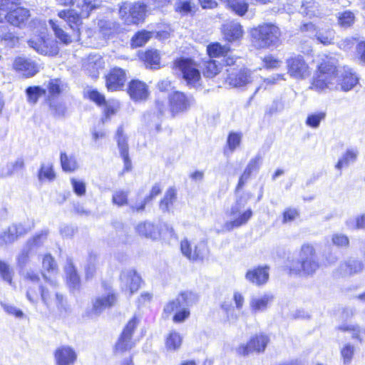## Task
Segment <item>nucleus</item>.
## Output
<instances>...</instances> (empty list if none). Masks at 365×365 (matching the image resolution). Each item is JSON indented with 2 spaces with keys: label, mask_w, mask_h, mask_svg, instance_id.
Listing matches in <instances>:
<instances>
[{
  "label": "nucleus",
  "mask_w": 365,
  "mask_h": 365,
  "mask_svg": "<svg viewBox=\"0 0 365 365\" xmlns=\"http://www.w3.org/2000/svg\"><path fill=\"white\" fill-rule=\"evenodd\" d=\"M67 88L66 85L60 79L55 78L49 81L48 85V90L49 93V98L59 95L64 91Z\"/></svg>",
  "instance_id": "obj_42"
},
{
  "label": "nucleus",
  "mask_w": 365,
  "mask_h": 365,
  "mask_svg": "<svg viewBox=\"0 0 365 365\" xmlns=\"http://www.w3.org/2000/svg\"><path fill=\"white\" fill-rule=\"evenodd\" d=\"M44 284L41 285L38 289L42 302L49 309L54 307L61 310L65 309V300L62 294L58 291V284L56 280L51 279L42 272Z\"/></svg>",
  "instance_id": "obj_3"
},
{
  "label": "nucleus",
  "mask_w": 365,
  "mask_h": 365,
  "mask_svg": "<svg viewBox=\"0 0 365 365\" xmlns=\"http://www.w3.org/2000/svg\"><path fill=\"white\" fill-rule=\"evenodd\" d=\"M115 138L120 154L124 161V170L125 171H129L131 170L132 163L128 155V138L125 135L122 126L118 127Z\"/></svg>",
  "instance_id": "obj_23"
},
{
  "label": "nucleus",
  "mask_w": 365,
  "mask_h": 365,
  "mask_svg": "<svg viewBox=\"0 0 365 365\" xmlns=\"http://www.w3.org/2000/svg\"><path fill=\"white\" fill-rule=\"evenodd\" d=\"M358 155V152L354 150H347L346 152L339 160L336 168L341 169L342 168L347 167L349 164L356 161Z\"/></svg>",
  "instance_id": "obj_43"
},
{
  "label": "nucleus",
  "mask_w": 365,
  "mask_h": 365,
  "mask_svg": "<svg viewBox=\"0 0 365 365\" xmlns=\"http://www.w3.org/2000/svg\"><path fill=\"white\" fill-rule=\"evenodd\" d=\"M327 113L324 111H319L309 114L306 120V124L312 128H317L321 121L324 120L326 118Z\"/></svg>",
  "instance_id": "obj_49"
},
{
  "label": "nucleus",
  "mask_w": 365,
  "mask_h": 365,
  "mask_svg": "<svg viewBox=\"0 0 365 365\" xmlns=\"http://www.w3.org/2000/svg\"><path fill=\"white\" fill-rule=\"evenodd\" d=\"M141 282L140 277L135 270L128 269L120 274V286L123 291L128 292L130 295L137 292Z\"/></svg>",
  "instance_id": "obj_22"
},
{
  "label": "nucleus",
  "mask_w": 365,
  "mask_h": 365,
  "mask_svg": "<svg viewBox=\"0 0 365 365\" xmlns=\"http://www.w3.org/2000/svg\"><path fill=\"white\" fill-rule=\"evenodd\" d=\"M226 82L235 88H241L252 83L254 78L250 70L247 68H232L227 70Z\"/></svg>",
  "instance_id": "obj_10"
},
{
  "label": "nucleus",
  "mask_w": 365,
  "mask_h": 365,
  "mask_svg": "<svg viewBox=\"0 0 365 365\" xmlns=\"http://www.w3.org/2000/svg\"><path fill=\"white\" fill-rule=\"evenodd\" d=\"M302 30L309 33L311 38H315L319 43L327 46L334 43L335 31L330 28H317L312 23L305 24Z\"/></svg>",
  "instance_id": "obj_11"
},
{
  "label": "nucleus",
  "mask_w": 365,
  "mask_h": 365,
  "mask_svg": "<svg viewBox=\"0 0 365 365\" xmlns=\"http://www.w3.org/2000/svg\"><path fill=\"white\" fill-rule=\"evenodd\" d=\"M338 329L350 333L351 338L358 340L360 343L364 341L363 336L365 335V329L359 325L344 324L339 326Z\"/></svg>",
  "instance_id": "obj_35"
},
{
  "label": "nucleus",
  "mask_w": 365,
  "mask_h": 365,
  "mask_svg": "<svg viewBox=\"0 0 365 365\" xmlns=\"http://www.w3.org/2000/svg\"><path fill=\"white\" fill-rule=\"evenodd\" d=\"M146 6L141 2L124 3L119 9V14L127 24H138L143 20Z\"/></svg>",
  "instance_id": "obj_7"
},
{
  "label": "nucleus",
  "mask_w": 365,
  "mask_h": 365,
  "mask_svg": "<svg viewBox=\"0 0 365 365\" xmlns=\"http://www.w3.org/2000/svg\"><path fill=\"white\" fill-rule=\"evenodd\" d=\"M357 83V76L350 69H339L334 58H328L319 66V73L313 80L312 88L318 92L326 90H341L347 92Z\"/></svg>",
  "instance_id": "obj_1"
},
{
  "label": "nucleus",
  "mask_w": 365,
  "mask_h": 365,
  "mask_svg": "<svg viewBox=\"0 0 365 365\" xmlns=\"http://www.w3.org/2000/svg\"><path fill=\"white\" fill-rule=\"evenodd\" d=\"M261 162L262 157L260 155L255 156L254 158L250 160L245 170L247 173L252 174V172L257 171L259 169Z\"/></svg>",
  "instance_id": "obj_63"
},
{
  "label": "nucleus",
  "mask_w": 365,
  "mask_h": 365,
  "mask_svg": "<svg viewBox=\"0 0 365 365\" xmlns=\"http://www.w3.org/2000/svg\"><path fill=\"white\" fill-rule=\"evenodd\" d=\"M363 269L361 261L351 258L340 264L338 272L341 276H350L362 272Z\"/></svg>",
  "instance_id": "obj_31"
},
{
  "label": "nucleus",
  "mask_w": 365,
  "mask_h": 365,
  "mask_svg": "<svg viewBox=\"0 0 365 365\" xmlns=\"http://www.w3.org/2000/svg\"><path fill=\"white\" fill-rule=\"evenodd\" d=\"M135 230L140 235L148 238L157 239L160 236L158 228L150 222L139 223Z\"/></svg>",
  "instance_id": "obj_33"
},
{
  "label": "nucleus",
  "mask_w": 365,
  "mask_h": 365,
  "mask_svg": "<svg viewBox=\"0 0 365 365\" xmlns=\"http://www.w3.org/2000/svg\"><path fill=\"white\" fill-rule=\"evenodd\" d=\"M227 3L230 8L239 16L245 15L249 6L247 0H229Z\"/></svg>",
  "instance_id": "obj_46"
},
{
  "label": "nucleus",
  "mask_w": 365,
  "mask_h": 365,
  "mask_svg": "<svg viewBox=\"0 0 365 365\" xmlns=\"http://www.w3.org/2000/svg\"><path fill=\"white\" fill-rule=\"evenodd\" d=\"M126 81L125 72L120 68H113L106 76V86L110 91L120 90Z\"/></svg>",
  "instance_id": "obj_27"
},
{
  "label": "nucleus",
  "mask_w": 365,
  "mask_h": 365,
  "mask_svg": "<svg viewBox=\"0 0 365 365\" xmlns=\"http://www.w3.org/2000/svg\"><path fill=\"white\" fill-rule=\"evenodd\" d=\"M93 102L101 107L103 110L104 117L101 119L103 123L110 115H113L119 108L118 101L106 100L103 94L95 90H93Z\"/></svg>",
  "instance_id": "obj_18"
},
{
  "label": "nucleus",
  "mask_w": 365,
  "mask_h": 365,
  "mask_svg": "<svg viewBox=\"0 0 365 365\" xmlns=\"http://www.w3.org/2000/svg\"><path fill=\"white\" fill-rule=\"evenodd\" d=\"M39 36H34L28 41L29 46L36 52L42 55L54 56L58 52L56 43L52 39L46 38V28L43 25Z\"/></svg>",
  "instance_id": "obj_6"
},
{
  "label": "nucleus",
  "mask_w": 365,
  "mask_h": 365,
  "mask_svg": "<svg viewBox=\"0 0 365 365\" xmlns=\"http://www.w3.org/2000/svg\"><path fill=\"white\" fill-rule=\"evenodd\" d=\"M61 163L62 169L65 172H73L78 168L76 160L73 156H68L65 153L61 155Z\"/></svg>",
  "instance_id": "obj_48"
},
{
  "label": "nucleus",
  "mask_w": 365,
  "mask_h": 365,
  "mask_svg": "<svg viewBox=\"0 0 365 365\" xmlns=\"http://www.w3.org/2000/svg\"><path fill=\"white\" fill-rule=\"evenodd\" d=\"M29 17V10L23 7L11 9L6 15L4 16V19H6L8 23L19 28L25 26Z\"/></svg>",
  "instance_id": "obj_25"
},
{
  "label": "nucleus",
  "mask_w": 365,
  "mask_h": 365,
  "mask_svg": "<svg viewBox=\"0 0 365 365\" xmlns=\"http://www.w3.org/2000/svg\"><path fill=\"white\" fill-rule=\"evenodd\" d=\"M45 93L46 91L39 86H31L26 89L28 101L31 103H36L38 98Z\"/></svg>",
  "instance_id": "obj_53"
},
{
  "label": "nucleus",
  "mask_w": 365,
  "mask_h": 365,
  "mask_svg": "<svg viewBox=\"0 0 365 365\" xmlns=\"http://www.w3.org/2000/svg\"><path fill=\"white\" fill-rule=\"evenodd\" d=\"M49 24L51 26L55 36L57 38L59 39L62 43L65 44H68L71 42V36L63 31V29L61 27V26L57 24L56 21L53 20L49 21Z\"/></svg>",
  "instance_id": "obj_45"
},
{
  "label": "nucleus",
  "mask_w": 365,
  "mask_h": 365,
  "mask_svg": "<svg viewBox=\"0 0 365 365\" xmlns=\"http://www.w3.org/2000/svg\"><path fill=\"white\" fill-rule=\"evenodd\" d=\"M182 255L192 261L202 260L207 254V247L204 241L192 245L187 240H183L180 243Z\"/></svg>",
  "instance_id": "obj_13"
},
{
  "label": "nucleus",
  "mask_w": 365,
  "mask_h": 365,
  "mask_svg": "<svg viewBox=\"0 0 365 365\" xmlns=\"http://www.w3.org/2000/svg\"><path fill=\"white\" fill-rule=\"evenodd\" d=\"M245 203H242L241 200H237L235 205L231 207L230 216L231 220L227 221L224 225V228L230 231L235 227H239L245 225L252 216V211L248 209L243 212L241 211Z\"/></svg>",
  "instance_id": "obj_8"
},
{
  "label": "nucleus",
  "mask_w": 365,
  "mask_h": 365,
  "mask_svg": "<svg viewBox=\"0 0 365 365\" xmlns=\"http://www.w3.org/2000/svg\"><path fill=\"white\" fill-rule=\"evenodd\" d=\"M207 52L210 58L224 57L230 52V47L222 46L220 43H213L207 46Z\"/></svg>",
  "instance_id": "obj_36"
},
{
  "label": "nucleus",
  "mask_w": 365,
  "mask_h": 365,
  "mask_svg": "<svg viewBox=\"0 0 365 365\" xmlns=\"http://www.w3.org/2000/svg\"><path fill=\"white\" fill-rule=\"evenodd\" d=\"M221 309L226 314L228 321H235L237 319V316L235 314V308L230 303L223 302L221 304Z\"/></svg>",
  "instance_id": "obj_62"
},
{
  "label": "nucleus",
  "mask_w": 365,
  "mask_h": 365,
  "mask_svg": "<svg viewBox=\"0 0 365 365\" xmlns=\"http://www.w3.org/2000/svg\"><path fill=\"white\" fill-rule=\"evenodd\" d=\"M30 230L31 227H26L22 224L12 225L6 229L0 230V246L14 243Z\"/></svg>",
  "instance_id": "obj_17"
},
{
  "label": "nucleus",
  "mask_w": 365,
  "mask_h": 365,
  "mask_svg": "<svg viewBox=\"0 0 365 365\" xmlns=\"http://www.w3.org/2000/svg\"><path fill=\"white\" fill-rule=\"evenodd\" d=\"M24 168V160L19 158L14 161L9 162L5 167L0 170V177L6 178L11 177L15 173Z\"/></svg>",
  "instance_id": "obj_34"
},
{
  "label": "nucleus",
  "mask_w": 365,
  "mask_h": 365,
  "mask_svg": "<svg viewBox=\"0 0 365 365\" xmlns=\"http://www.w3.org/2000/svg\"><path fill=\"white\" fill-rule=\"evenodd\" d=\"M198 301V296L192 292H184L181 293L175 299L168 302L165 308L164 312L171 314L174 311H177L178 308L192 306Z\"/></svg>",
  "instance_id": "obj_16"
},
{
  "label": "nucleus",
  "mask_w": 365,
  "mask_h": 365,
  "mask_svg": "<svg viewBox=\"0 0 365 365\" xmlns=\"http://www.w3.org/2000/svg\"><path fill=\"white\" fill-rule=\"evenodd\" d=\"M222 32L225 39L229 42L241 39L244 34L242 25L234 21L224 24L222 27Z\"/></svg>",
  "instance_id": "obj_28"
},
{
  "label": "nucleus",
  "mask_w": 365,
  "mask_h": 365,
  "mask_svg": "<svg viewBox=\"0 0 365 365\" xmlns=\"http://www.w3.org/2000/svg\"><path fill=\"white\" fill-rule=\"evenodd\" d=\"M175 65L180 71L183 78L189 86L197 88L200 86V73L191 59H178L175 61Z\"/></svg>",
  "instance_id": "obj_9"
},
{
  "label": "nucleus",
  "mask_w": 365,
  "mask_h": 365,
  "mask_svg": "<svg viewBox=\"0 0 365 365\" xmlns=\"http://www.w3.org/2000/svg\"><path fill=\"white\" fill-rule=\"evenodd\" d=\"M176 200V190L173 187H170L165 192L164 197L160 200V208L163 212H168L170 207L173 206Z\"/></svg>",
  "instance_id": "obj_37"
},
{
  "label": "nucleus",
  "mask_w": 365,
  "mask_h": 365,
  "mask_svg": "<svg viewBox=\"0 0 365 365\" xmlns=\"http://www.w3.org/2000/svg\"><path fill=\"white\" fill-rule=\"evenodd\" d=\"M14 69L25 77L34 76L39 71V66L34 61L24 57L15 58L13 63Z\"/></svg>",
  "instance_id": "obj_21"
},
{
  "label": "nucleus",
  "mask_w": 365,
  "mask_h": 365,
  "mask_svg": "<svg viewBox=\"0 0 365 365\" xmlns=\"http://www.w3.org/2000/svg\"><path fill=\"white\" fill-rule=\"evenodd\" d=\"M39 275L34 271L29 270L25 274L24 286L26 288V295L27 299L32 304H36L39 299L38 289L41 285L39 284Z\"/></svg>",
  "instance_id": "obj_15"
},
{
  "label": "nucleus",
  "mask_w": 365,
  "mask_h": 365,
  "mask_svg": "<svg viewBox=\"0 0 365 365\" xmlns=\"http://www.w3.org/2000/svg\"><path fill=\"white\" fill-rule=\"evenodd\" d=\"M137 324L138 322L135 317H133L128 322L115 344V351L116 354H122L125 351L131 349L134 346L131 338Z\"/></svg>",
  "instance_id": "obj_14"
},
{
  "label": "nucleus",
  "mask_w": 365,
  "mask_h": 365,
  "mask_svg": "<svg viewBox=\"0 0 365 365\" xmlns=\"http://www.w3.org/2000/svg\"><path fill=\"white\" fill-rule=\"evenodd\" d=\"M50 108L53 115L57 116L64 115L66 111V107L64 103L53 101V99L48 98Z\"/></svg>",
  "instance_id": "obj_56"
},
{
  "label": "nucleus",
  "mask_w": 365,
  "mask_h": 365,
  "mask_svg": "<svg viewBox=\"0 0 365 365\" xmlns=\"http://www.w3.org/2000/svg\"><path fill=\"white\" fill-rule=\"evenodd\" d=\"M128 194L127 192L123 190H115L113 193L112 196V202L114 205H116L119 207L124 206L128 205Z\"/></svg>",
  "instance_id": "obj_54"
},
{
  "label": "nucleus",
  "mask_w": 365,
  "mask_h": 365,
  "mask_svg": "<svg viewBox=\"0 0 365 365\" xmlns=\"http://www.w3.org/2000/svg\"><path fill=\"white\" fill-rule=\"evenodd\" d=\"M170 112L173 115L187 110L191 104V98L179 91H175L169 97Z\"/></svg>",
  "instance_id": "obj_26"
},
{
  "label": "nucleus",
  "mask_w": 365,
  "mask_h": 365,
  "mask_svg": "<svg viewBox=\"0 0 365 365\" xmlns=\"http://www.w3.org/2000/svg\"><path fill=\"white\" fill-rule=\"evenodd\" d=\"M317 8V4L313 0H304L302 4L301 12L311 16L315 14Z\"/></svg>",
  "instance_id": "obj_59"
},
{
  "label": "nucleus",
  "mask_w": 365,
  "mask_h": 365,
  "mask_svg": "<svg viewBox=\"0 0 365 365\" xmlns=\"http://www.w3.org/2000/svg\"><path fill=\"white\" fill-rule=\"evenodd\" d=\"M334 245L338 247H346L349 243L347 236L343 234H334L331 238Z\"/></svg>",
  "instance_id": "obj_64"
},
{
  "label": "nucleus",
  "mask_w": 365,
  "mask_h": 365,
  "mask_svg": "<svg viewBox=\"0 0 365 365\" xmlns=\"http://www.w3.org/2000/svg\"><path fill=\"white\" fill-rule=\"evenodd\" d=\"M105 290L106 294L96 298L93 304V313L100 314L106 309L110 308L115 304L118 297L113 289L106 284Z\"/></svg>",
  "instance_id": "obj_19"
},
{
  "label": "nucleus",
  "mask_w": 365,
  "mask_h": 365,
  "mask_svg": "<svg viewBox=\"0 0 365 365\" xmlns=\"http://www.w3.org/2000/svg\"><path fill=\"white\" fill-rule=\"evenodd\" d=\"M128 93L130 98L136 101L145 100L149 94L147 85L138 80H133L130 82Z\"/></svg>",
  "instance_id": "obj_30"
},
{
  "label": "nucleus",
  "mask_w": 365,
  "mask_h": 365,
  "mask_svg": "<svg viewBox=\"0 0 365 365\" xmlns=\"http://www.w3.org/2000/svg\"><path fill=\"white\" fill-rule=\"evenodd\" d=\"M222 64L216 60H209L204 65L203 73L206 77L212 78L221 70Z\"/></svg>",
  "instance_id": "obj_44"
},
{
  "label": "nucleus",
  "mask_w": 365,
  "mask_h": 365,
  "mask_svg": "<svg viewBox=\"0 0 365 365\" xmlns=\"http://www.w3.org/2000/svg\"><path fill=\"white\" fill-rule=\"evenodd\" d=\"M151 37V33L146 31L138 32L131 39L132 47H140L145 45Z\"/></svg>",
  "instance_id": "obj_51"
},
{
  "label": "nucleus",
  "mask_w": 365,
  "mask_h": 365,
  "mask_svg": "<svg viewBox=\"0 0 365 365\" xmlns=\"http://www.w3.org/2000/svg\"><path fill=\"white\" fill-rule=\"evenodd\" d=\"M43 269L48 272H55L57 269V265L51 255H46L42 261Z\"/></svg>",
  "instance_id": "obj_58"
},
{
  "label": "nucleus",
  "mask_w": 365,
  "mask_h": 365,
  "mask_svg": "<svg viewBox=\"0 0 365 365\" xmlns=\"http://www.w3.org/2000/svg\"><path fill=\"white\" fill-rule=\"evenodd\" d=\"M286 267L290 274L301 277L313 276L320 267L314 247L309 244L302 246L297 259H288Z\"/></svg>",
  "instance_id": "obj_2"
},
{
  "label": "nucleus",
  "mask_w": 365,
  "mask_h": 365,
  "mask_svg": "<svg viewBox=\"0 0 365 365\" xmlns=\"http://www.w3.org/2000/svg\"><path fill=\"white\" fill-rule=\"evenodd\" d=\"M182 344V337L176 331H171L166 338L165 345L169 350L175 351L180 348Z\"/></svg>",
  "instance_id": "obj_47"
},
{
  "label": "nucleus",
  "mask_w": 365,
  "mask_h": 365,
  "mask_svg": "<svg viewBox=\"0 0 365 365\" xmlns=\"http://www.w3.org/2000/svg\"><path fill=\"white\" fill-rule=\"evenodd\" d=\"M140 58L144 61L146 66L150 68H156L160 64V56L157 51L149 50Z\"/></svg>",
  "instance_id": "obj_39"
},
{
  "label": "nucleus",
  "mask_w": 365,
  "mask_h": 365,
  "mask_svg": "<svg viewBox=\"0 0 365 365\" xmlns=\"http://www.w3.org/2000/svg\"><path fill=\"white\" fill-rule=\"evenodd\" d=\"M251 35L255 46L262 48L277 45L279 42L281 32L274 24H263L252 29Z\"/></svg>",
  "instance_id": "obj_4"
},
{
  "label": "nucleus",
  "mask_w": 365,
  "mask_h": 365,
  "mask_svg": "<svg viewBox=\"0 0 365 365\" xmlns=\"http://www.w3.org/2000/svg\"><path fill=\"white\" fill-rule=\"evenodd\" d=\"M346 225L350 230H365V213L349 218Z\"/></svg>",
  "instance_id": "obj_50"
},
{
  "label": "nucleus",
  "mask_w": 365,
  "mask_h": 365,
  "mask_svg": "<svg viewBox=\"0 0 365 365\" xmlns=\"http://www.w3.org/2000/svg\"><path fill=\"white\" fill-rule=\"evenodd\" d=\"M269 267L258 266L247 270L245 279L250 283L261 286L266 284L269 279Z\"/></svg>",
  "instance_id": "obj_24"
},
{
  "label": "nucleus",
  "mask_w": 365,
  "mask_h": 365,
  "mask_svg": "<svg viewBox=\"0 0 365 365\" xmlns=\"http://www.w3.org/2000/svg\"><path fill=\"white\" fill-rule=\"evenodd\" d=\"M355 21L354 14L350 11H345L341 13H339L338 23L344 28H348L351 26Z\"/></svg>",
  "instance_id": "obj_52"
},
{
  "label": "nucleus",
  "mask_w": 365,
  "mask_h": 365,
  "mask_svg": "<svg viewBox=\"0 0 365 365\" xmlns=\"http://www.w3.org/2000/svg\"><path fill=\"white\" fill-rule=\"evenodd\" d=\"M48 230H43L41 232L36 233L31 239H29L26 245L33 250L34 249L38 248L42 246L46 241L48 236Z\"/></svg>",
  "instance_id": "obj_38"
},
{
  "label": "nucleus",
  "mask_w": 365,
  "mask_h": 365,
  "mask_svg": "<svg viewBox=\"0 0 365 365\" xmlns=\"http://www.w3.org/2000/svg\"><path fill=\"white\" fill-rule=\"evenodd\" d=\"M39 181H53L56 178V174L51 163L42 164L38 173Z\"/></svg>",
  "instance_id": "obj_40"
},
{
  "label": "nucleus",
  "mask_w": 365,
  "mask_h": 365,
  "mask_svg": "<svg viewBox=\"0 0 365 365\" xmlns=\"http://www.w3.org/2000/svg\"><path fill=\"white\" fill-rule=\"evenodd\" d=\"M0 277H1L4 281L8 282L9 284H11L12 273L9 265L1 260H0Z\"/></svg>",
  "instance_id": "obj_57"
},
{
  "label": "nucleus",
  "mask_w": 365,
  "mask_h": 365,
  "mask_svg": "<svg viewBox=\"0 0 365 365\" xmlns=\"http://www.w3.org/2000/svg\"><path fill=\"white\" fill-rule=\"evenodd\" d=\"M272 300L273 297L268 294L252 296L250 299V310L254 314L262 312L267 309Z\"/></svg>",
  "instance_id": "obj_32"
},
{
  "label": "nucleus",
  "mask_w": 365,
  "mask_h": 365,
  "mask_svg": "<svg viewBox=\"0 0 365 365\" xmlns=\"http://www.w3.org/2000/svg\"><path fill=\"white\" fill-rule=\"evenodd\" d=\"M54 356L57 365H73L77 359L75 351L66 346L57 349Z\"/></svg>",
  "instance_id": "obj_29"
},
{
  "label": "nucleus",
  "mask_w": 365,
  "mask_h": 365,
  "mask_svg": "<svg viewBox=\"0 0 365 365\" xmlns=\"http://www.w3.org/2000/svg\"><path fill=\"white\" fill-rule=\"evenodd\" d=\"M269 339L265 335H256L252 338L246 345H240L237 348V353L240 355H247L252 351L261 352L264 351L267 344Z\"/></svg>",
  "instance_id": "obj_20"
},
{
  "label": "nucleus",
  "mask_w": 365,
  "mask_h": 365,
  "mask_svg": "<svg viewBox=\"0 0 365 365\" xmlns=\"http://www.w3.org/2000/svg\"><path fill=\"white\" fill-rule=\"evenodd\" d=\"M195 6L190 1H180L176 4V11L183 14L194 11Z\"/></svg>",
  "instance_id": "obj_61"
},
{
  "label": "nucleus",
  "mask_w": 365,
  "mask_h": 365,
  "mask_svg": "<svg viewBox=\"0 0 365 365\" xmlns=\"http://www.w3.org/2000/svg\"><path fill=\"white\" fill-rule=\"evenodd\" d=\"M287 67L288 73L294 78H305L310 74L308 64L300 55L288 58L287 60Z\"/></svg>",
  "instance_id": "obj_12"
},
{
  "label": "nucleus",
  "mask_w": 365,
  "mask_h": 365,
  "mask_svg": "<svg viewBox=\"0 0 365 365\" xmlns=\"http://www.w3.org/2000/svg\"><path fill=\"white\" fill-rule=\"evenodd\" d=\"M32 250L26 244L22 250L19 253L16 257V260L19 266L24 267L29 261V253Z\"/></svg>",
  "instance_id": "obj_60"
},
{
  "label": "nucleus",
  "mask_w": 365,
  "mask_h": 365,
  "mask_svg": "<svg viewBox=\"0 0 365 365\" xmlns=\"http://www.w3.org/2000/svg\"><path fill=\"white\" fill-rule=\"evenodd\" d=\"M80 16L74 10H63L58 13V16L63 19L73 31L77 30L78 36L81 35L83 27L81 18H88L91 11V0H83Z\"/></svg>",
  "instance_id": "obj_5"
},
{
  "label": "nucleus",
  "mask_w": 365,
  "mask_h": 365,
  "mask_svg": "<svg viewBox=\"0 0 365 365\" xmlns=\"http://www.w3.org/2000/svg\"><path fill=\"white\" fill-rule=\"evenodd\" d=\"M355 347L350 343L345 344L341 349V355L344 364H349L354 356Z\"/></svg>",
  "instance_id": "obj_55"
},
{
  "label": "nucleus",
  "mask_w": 365,
  "mask_h": 365,
  "mask_svg": "<svg viewBox=\"0 0 365 365\" xmlns=\"http://www.w3.org/2000/svg\"><path fill=\"white\" fill-rule=\"evenodd\" d=\"M161 187L159 184L156 183L155 184L150 192V194L148 196H147L146 197H145L143 200H141V204H140V207H135V206H132V210H133V212H142L145 209V205L150 202V200H152L154 197H155L156 196H158V195L160 194L161 192Z\"/></svg>",
  "instance_id": "obj_41"
}]
</instances>
